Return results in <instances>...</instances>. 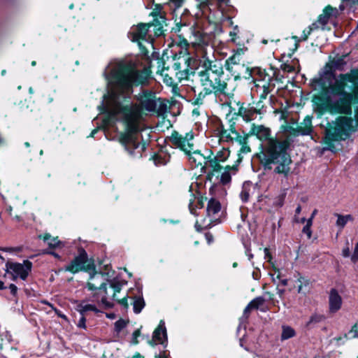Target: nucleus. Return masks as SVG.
<instances>
[{"mask_svg": "<svg viewBox=\"0 0 358 358\" xmlns=\"http://www.w3.org/2000/svg\"><path fill=\"white\" fill-rule=\"evenodd\" d=\"M76 310L80 313V315H85V313L87 311H94L97 312L98 310L92 304H83V303H79L77 306Z\"/></svg>", "mask_w": 358, "mask_h": 358, "instance_id": "nucleus-32", "label": "nucleus"}, {"mask_svg": "<svg viewBox=\"0 0 358 358\" xmlns=\"http://www.w3.org/2000/svg\"><path fill=\"white\" fill-rule=\"evenodd\" d=\"M101 302L106 306V307H111V304L107 301V299L105 296L101 299Z\"/></svg>", "mask_w": 358, "mask_h": 358, "instance_id": "nucleus-60", "label": "nucleus"}, {"mask_svg": "<svg viewBox=\"0 0 358 358\" xmlns=\"http://www.w3.org/2000/svg\"><path fill=\"white\" fill-rule=\"evenodd\" d=\"M150 73V66L138 70L132 62L120 63L111 72L112 89L117 94L131 92L133 87L145 85Z\"/></svg>", "mask_w": 358, "mask_h": 358, "instance_id": "nucleus-3", "label": "nucleus"}, {"mask_svg": "<svg viewBox=\"0 0 358 358\" xmlns=\"http://www.w3.org/2000/svg\"><path fill=\"white\" fill-rule=\"evenodd\" d=\"M189 157V160L194 163L196 166H203L204 162L206 161V156H204L199 151H192L189 155H187Z\"/></svg>", "mask_w": 358, "mask_h": 358, "instance_id": "nucleus-23", "label": "nucleus"}, {"mask_svg": "<svg viewBox=\"0 0 358 358\" xmlns=\"http://www.w3.org/2000/svg\"><path fill=\"white\" fill-rule=\"evenodd\" d=\"M194 135L192 131L187 132L185 135L173 131L170 136V141L177 148L183 151L186 155H189L194 149L192 141Z\"/></svg>", "mask_w": 358, "mask_h": 358, "instance_id": "nucleus-11", "label": "nucleus"}, {"mask_svg": "<svg viewBox=\"0 0 358 358\" xmlns=\"http://www.w3.org/2000/svg\"><path fill=\"white\" fill-rule=\"evenodd\" d=\"M94 270L95 266L93 261L88 259L87 255L84 250H81L78 256L76 257L70 264L65 268V271L72 273H76L80 271L87 272L92 271L93 273L90 274V280H97L100 276L103 277L104 275L103 273H98Z\"/></svg>", "mask_w": 358, "mask_h": 358, "instance_id": "nucleus-8", "label": "nucleus"}, {"mask_svg": "<svg viewBox=\"0 0 358 358\" xmlns=\"http://www.w3.org/2000/svg\"><path fill=\"white\" fill-rule=\"evenodd\" d=\"M310 85L317 92L312 103L317 117L326 113H351L352 103L358 96V69L340 74L332 83L331 66L327 64L311 80Z\"/></svg>", "mask_w": 358, "mask_h": 358, "instance_id": "nucleus-1", "label": "nucleus"}, {"mask_svg": "<svg viewBox=\"0 0 358 358\" xmlns=\"http://www.w3.org/2000/svg\"><path fill=\"white\" fill-rule=\"evenodd\" d=\"M221 209L220 203L215 199H211L208 201L207 206V214L208 216H213L220 212Z\"/></svg>", "mask_w": 358, "mask_h": 358, "instance_id": "nucleus-24", "label": "nucleus"}, {"mask_svg": "<svg viewBox=\"0 0 358 358\" xmlns=\"http://www.w3.org/2000/svg\"><path fill=\"white\" fill-rule=\"evenodd\" d=\"M6 266L7 270L13 271L22 280H24L31 270L32 263L29 260H24L23 264L8 262Z\"/></svg>", "mask_w": 358, "mask_h": 358, "instance_id": "nucleus-15", "label": "nucleus"}, {"mask_svg": "<svg viewBox=\"0 0 358 358\" xmlns=\"http://www.w3.org/2000/svg\"><path fill=\"white\" fill-rule=\"evenodd\" d=\"M312 224L313 223H311V219H308L306 221V224L303 227V230H302L303 233H304L307 235L308 238H310L311 236H312V231L310 229Z\"/></svg>", "mask_w": 358, "mask_h": 358, "instance_id": "nucleus-41", "label": "nucleus"}, {"mask_svg": "<svg viewBox=\"0 0 358 358\" xmlns=\"http://www.w3.org/2000/svg\"><path fill=\"white\" fill-rule=\"evenodd\" d=\"M250 135H248V134L245 136H241L238 131H234L233 133V136L229 138L228 141L233 142L235 141L237 142L240 145H242L243 144H245V143L248 142V138Z\"/></svg>", "mask_w": 358, "mask_h": 358, "instance_id": "nucleus-29", "label": "nucleus"}, {"mask_svg": "<svg viewBox=\"0 0 358 358\" xmlns=\"http://www.w3.org/2000/svg\"><path fill=\"white\" fill-rule=\"evenodd\" d=\"M153 339L158 341L162 344L164 343L163 338H166V331L164 327L161 324L153 332Z\"/></svg>", "mask_w": 358, "mask_h": 358, "instance_id": "nucleus-27", "label": "nucleus"}, {"mask_svg": "<svg viewBox=\"0 0 358 358\" xmlns=\"http://www.w3.org/2000/svg\"><path fill=\"white\" fill-rule=\"evenodd\" d=\"M351 260L352 262H353L354 263L357 262V260H358V242L357 243V244L355 245V249H354V252H353V254L351 256Z\"/></svg>", "mask_w": 358, "mask_h": 358, "instance_id": "nucleus-50", "label": "nucleus"}, {"mask_svg": "<svg viewBox=\"0 0 358 358\" xmlns=\"http://www.w3.org/2000/svg\"><path fill=\"white\" fill-rule=\"evenodd\" d=\"M127 325V322L124 320H118L115 323V329L117 332L121 331Z\"/></svg>", "mask_w": 358, "mask_h": 358, "instance_id": "nucleus-43", "label": "nucleus"}, {"mask_svg": "<svg viewBox=\"0 0 358 358\" xmlns=\"http://www.w3.org/2000/svg\"><path fill=\"white\" fill-rule=\"evenodd\" d=\"M225 152L224 151H219L217 152L215 155H214V157H216L219 159V162H224L227 159V156H224Z\"/></svg>", "mask_w": 358, "mask_h": 358, "instance_id": "nucleus-46", "label": "nucleus"}, {"mask_svg": "<svg viewBox=\"0 0 358 358\" xmlns=\"http://www.w3.org/2000/svg\"><path fill=\"white\" fill-rule=\"evenodd\" d=\"M206 161L204 162V165L201 166L203 173H206L207 180L212 181L213 178L222 182L223 185L229 183L231 180V171L236 173L238 171V164L233 166H223L221 162L214 155L210 152L206 156Z\"/></svg>", "mask_w": 358, "mask_h": 358, "instance_id": "nucleus-6", "label": "nucleus"}, {"mask_svg": "<svg viewBox=\"0 0 358 358\" xmlns=\"http://www.w3.org/2000/svg\"><path fill=\"white\" fill-rule=\"evenodd\" d=\"M39 238L43 239L50 248H56L59 245L60 241L57 237L52 238L50 234H45L44 235H39Z\"/></svg>", "mask_w": 358, "mask_h": 358, "instance_id": "nucleus-28", "label": "nucleus"}, {"mask_svg": "<svg viewBox=\"0 0 358 358\" xmlns=\"http://www.w3.org/2000/svg\"><path fill=\"white\" fill-rule=\"evenodd\" d=\"M113 114L122 113L126 124V131L120 136V142L127 152L132 157H141L145 150V143L138 141L137 113L131 107L117 105L113 110Z\"/></svg>", "mask_w": 358, "mask_h": 358, "instance_id": "nucleus-5", "label": "nucleus"}, {"mask_svg": "<svg viewBox=\"0 0 358 358\" xmlns=\"http://www.w3.org/2000/svg\"><path fill=\"white\" fill-rule=\"evenodd\" d=\"M281 69L287 73H292L294 71V67L288 64H283L281 66Z\"/></svg>", "mask_w": 358, "mask_h": 358, "instance_id": "nucleus-45", "label": "nucleus"}, {"mask_svg": "<svg viewBox=\"0 0 358 358\" xmlns=\"http://www.w3.org/2000/svg\"><path fill=\"white\" fill-rule=\"evenodd\" d=\"M317 210L316 209H315V210L313 211V213H312V214H311V216H310V217L309 218V219H311V223H313V220L314 217L315 216V215L317 214Z\"/></svg>", "mask_w": 358, "mask_h": 358, "instance_id": "nucleus-63", "label": "nucleus"}, {"mask_svg": "<svg viewBox=\"0 0 358 358\" xmlns=\"http://www.w3.org/2000/svg\"><path fill=\"white\" fill-rule=\"evenodd\" d=\"M317 24H319V23L317 22V20L316 22H313L310 26H309L308 27V29H312V31H313L314 29H318L319 26Z\"/></svg>", "mask_w": 358, "mask_h": 358, "instance_id": "nucleus-59", "label": "nucleus"}, {"mask_svg": "<svg viewBox=\"0 0 358 358\" xmlns=\"http://www.w3.org/2000/svg\"><path fill=\"white\" fill-rule=\"evenodd\" d=\"M118 303L123 306L125 308H127L129 306L127 296L124 297L120 300H118Z\"/></svg>", "mask_w": 358, "mask_h": 358, "instance_id": "nucleus-52", "label": "nucleus"}, {"mask_svg": "<svg viewBox=\"0 0 358 358\" xmlns=\"http://www.w3.org/2000/svg\"><path fill=\"white\" fill-rule=\"evenodd\" d=\"M329 310L331 313L338 311L342 304V299L335 289H331L329 293Z\"/></svg>", "mask_w": 358, "mask_h": 358, "instance_id": "nucleus-20", "label": "nucleus"}, {"mask_svg": "<svg viewBox=\"0 0 358 358\" xmlns=\"http://www.w3.org/2000/svg\"><path fill=\"white\" fill-rule=\"evenodd\" d=\"M342 254L344 257H348L350 256V248L348 246L343 249Z\"/></svg>", "mask_w": 358, "mask_h": 358, "instance_id": "nucleus-57", "label": "nucleus"}, {"mask_svg": "<svg viewBox=\"0 0 358 358\" xmlns=\"http://www.w3.org/2000/svg\"><path fill=\"white\" fill-rule=\"evenodd\" d=\"M169 73H164L161 76L164 77V82L169 86L174 85L175 80L173 78L174 76V74L171 73V71H169Z\"/></svg>", "mask_w": 358, "mask_h": 358, "instance_id": "nucleus-37", "label": "nucleus"}, {"mask_svg": "<svg viewBox=\"0 0 358 358\" xmlns=\"http://www.w3.org/2000/svg\"><path fill=\"white\" fill-rule=\"evenodd\" d=\"M241 146L239 152L241 153H248L251 151L250 146L248 145V142Z\"/></svg>", "mask_w": 358, "mask_h": 358, "instance_id": "nucleus-51", "label": "nucleus"}, {"mask_svg": "<svg viewBox=\"0 0 358 358\" xmlns=\"http://www.w3.org/2000/svg\"><path fill=\"white\" fill-rule=\"evenodd\" d=\"M338 114L341 115L328 122L324 130L325 136L323 139L324 149L331 152L336 150L335 143L350 138L352 134L358 131V109L355 110L354 117L351 116L352 113Z\"/></svg>", "mask_w": 358, "mask_h": 358, "instance_id": "nucleus-4", "label": "nucleus"}, {"mask_svg": "<svg viewBox=\"0 0 358 358\" xmlns=\"http://www.w3.org/2000/svg\"><path fill=\"white\" fill-rule=\"evenodd\" d=\"M156 62H157V73H159L160 75L165 73V71H169V67L165 66V62L163 59L157 57L156 58Z\"/></svg>", "mask_w": 358, "mask_h": 358, "instance_id": "nucleus-34", "label": "nucleus"}, {"mask_svg": "<svg viewBox=\"0 0 358 358\" xmlns=\"http://www.w3.org/2000/svg\"><path fill=\"white\" fill-rule=\"evenodd\" d=\"M141 335L140 329H136L132 334V344L136 345L138 343V337Z\"/></svg>", "mask_w": 358, "mask_h": 358, "instance_id": "nucleus-47", "label": "nucleus"}, {"mask_svg": "<svg viewBox=\"0 0 358 358\" xmlns=\"http://www.w3.org/2000/svg\"><path fill=\"white\" fill-rule=\"evenodd\" d=\"M312 120L313 116L306 115L303 118V121L297 124L296 126H288L287 131L293 136L311 135L313 131Z\"/></svg>", "mask_w": 358, "mask_h": 358, "instance_id": "nucleus-12", "label": "nucleus"}, {"mask_svg": "<svg viewBox=\"0 0 358 358\" xmlns=\"http://www.w3.org/2000/svg\"><path fill=\"white\" fill-rule=\"evenodd\" d=\"M338 11L336 8L328 5L323 9L322 13L318 16L317 22L322 26H324L328 23L330 17L334 15H336Z\"/></svg>", "mask_w": 358, "mask_h": 358, "instance_id": "nucleus-21", "label": "nucleus"}, {"mask_svg": "<svg viewBox=\"0 0 358 358\" xmlns=\"http://www.w3.org/2000/svg\"><path fill=\"white\" fill-rule=\"evenodd\" d=\"M295 336V331L294 329L289 326H283L282 327V332L281 334L282 340H287L290 338H292Z\"/></svg>", "mask_w": 358, "mask_h": 358, "instance_id": "nucleus-33", "label": "nucleus"}, {"mask_svg": "<svg viewBox=\"0 0 358 358\" xmlns=\"http://www.w3.org/2000/svg\"><path fill=\"white\" fill-rule=\"evenodd\" d=\"M85 322H86L85 316L83 315H80V318L79 319V320L77 323V326L79 328L86 329Z\"/></svg>", "mask_w": 358, "mask_h": 358, "instance_id": "nucleus-49", "label": "nucleus"}, {"mask_svg": "<svg viewBox=\"0 0 358 358\" xmlns=\"http://www.w3.org/2000/svg\"><path fill=\"white\" fill-rule=\"evenodd\" d=\"M343 58H338L336 60H334L333 61V64L334 66L338 69L339 68V66L343 64Z\"/></svg>", "mask_w": 358, "mask_h": 358, "instance_id": "nucleus-54", "label": "nucleus"}, {"mask_svg": "<svg viewBox=\"0 0 358 358\" xmlns=\"http://www.w3.org/2000/svg\"><path fill=\"white\" fill-rule=\"evenodd\" d=\"M206 161L204 162V165L201 166L203 173H206L207 180L212 181L213 178L222 182L223 185L229 183L231 180V171L236 173L238 171V164L233 166H223L221 162L214 155L210 152L206 156Z\"/></svg>", "mask_w": 358, "mask_h": 358, "instance_id": "nucleus-7", "label": "nucleus"}, {"mask_svg": "<svg viewBox=\"0 0 358 358\" xmlns=\"http://www.w3.org/2000/svg\"><path fill=\"white\" fill-rule=\"evenodd\" d=\"M241 199L243 201H247L248 200L249 194L246 191H243L241 194Z\"/></svg>", "mask_w": 358, "mask_h": 358, "instance_id": "nucleus-56", "label": "nucleus"}, {"mask_svg": "<svg viewBox=\"0 0 358 358\" xmlns=\"http://www.w3.org/2000/svg\"><path fill=\"white\" fill-rule=\"evenodd\" d=\"M169 71H171V73L174 74L176 78L180 81L187 78L189 76V70L185 61H184L182 64L179 61H175L171 69H169Z\"/></svg>", "mask_w": 358, "mask_h": 358, "instance_id": "nucleus-19", "label": "nucleus"}, {"mask_svg": "<svg viewBox=\"0 0 358 358\" xmlns=\"http://www.w3.org/2000/svg\"><path fill=\"white\" fill-rule=\"evenodd\" d=\"M227 122L225 124H222L221 130H220V138L224 141H229V138L231 136H233V133L234 131H237L236 130V120L238 117H236V115H234V113L231 114V110L229 113H228L226 116Z\"/></svg>", "mask_w": 358, "mask_h": 358, "instance_id": "nucleus-16", "label": "nucleus"}, {"mask_svg": "<svg viewBox=\"0 0 358 358\" xmlns=\"http://www.w3.org/2000/svg\"><path fill=\"white\" fill-rule=\"evenodd\" d=\"M133 299L134 311L136 313H139L145 306V301L141 296H135Z\"/></svg>", "mask_w": 358, "mask_h": 358, "instance_id": "nucleus-31", "label": "nucleus"}, {"mask_svg": "<svg viewBox=\"0 0 358 358\" xmlns=\"http://www.w3.org/2000/svg\"><path fill=\"white\" fill-rule=\"evenodd\" d=\"M264 302L265 299L262 296H259L252 300L249 303L252 309H258L259 307L262 306Z\"/></svg>", "mask_w": 358, "mask_h": 358, "instance_id": "nucleus-38", "label": "nucleus"}, {"mask_svg": "<svg viewBox=\"0 0 358 358\" xmlns=\"http://www.w3.org/2000/svg\"><path fill=\"white\" fill-rule=\"evenodd\" d=\"M200 66L203 69L198 71V76H224L222 64L216 59H210L206 53L200 59Z\"/></svg>", "mask_w": 358, "mask_h": 358, "instance_id": "nucleus-10", "label": "nucleus"}, {"mask_svg": "<svg viewBox=\"0 0 358 358\" xmlns=\"http://www.w3.org/2000/svg\"><path fill=\"white\" fill-rule=\"evenodd\" d=\"M122 286V283L120 282H118V281L111 282H110V287L113 289V298L114 299H115L116 294L121 291Z\"/></svg>", "mask_w": 358, "mask_h": 358, "instance_id": "nucleus-40", "label": "nucleus"}, {"mask_svg": "<svg viewBox=\"0 0 358 358\" xmlns=\"http://www.w3.org/2000/svg\"><path fill=\"white\" fill-rule=\"evenodd\" d=\"M9 289H10L11 294L15 296L17 294V287L14 284H10L9 286Z\"/></svg>", "mask_w": 358, "mask_h": 358, "instance_id": "nucleus-55", "label": "nucleus"}, {"mask_svg": "<svg viewBox=\"0 0 358 358\" xmlns=\"http://www.w3.org/2000/svg\"><path fill=\"white\" fill-rule=\"evenodd\" d=\"M212 94L213 93H211L206 89L203 88V90L198 94H195L194 97L192 99V105H194V106L203 105L204 103L205 98L207 96Z\"/></svg>", "mask_w": 358, "mask_h": 358, "instance_id": "nucleus-25", "label": "nucleus"}, {"mask_svg": "<svg viewBox=\"0 0 358 358\" xmlns=\"http://www.w3.org/2000/svg\"><path fill=\"white\" fill-rule=\"evenodd\" d=\"M348 336L349 338H358V322L353 325Z\"/></svg>", "mask_w": 358, "mask_h": 358, "instance_id": "nucleus-42", "label": "nucleus"}, {"mask_svg": "<svg viewBox=\"0 0 358 358\" xmlns=\"http://www.w3.org/2000/svg\"><path fill=\"white\" fill-rule=\"evenodd\" d=\"M232 76H234V79H245L250 80L252 78V69L248 66H245L244 64H240L237 66H231L228 70Z\"/></svg>", "mask_w": 358, "mask_h": 358, "instance_id": "nucleus-18", "label": "nucleus"}, {"mask_svg": "<svg viewBox=\"0 0 358 358\" xmlns=\"http://www.w3.org/2000/svg\"><path fill=\"white\" fill-rule=\"evenodd\" d=\"M150 27V24L140 23L132 31L131 41L134 42H138V45L142 51L145 50V47L142 44V41H146V36L148 32V29Z\"/></svg>", "mask_w": 358, "mask_h": 358, "instance_id": "nucleus-17", "label": "nucleus"}, {"mask_svg": "<svg viewBox=\"0 0 358 358\" xmlns=\"http://www.w3.org/2000/svg\"><path fill=\"white\" fill-rule=\"evenodd\" d=\"M277 290H278L277 291L278 294L281 297L283 295L284 292H285V289H280L277 288Z\"/></svg>", "mask_w": 358, "mask_h": 358, "instance_id": "nucleus-64", "label": "nucleus"}, {"mask_svg": "<svg viewBox=\"0 0 358 358\" xmlns=\"http://www.w3.org/2000/svg\"><path fill=\"white\" fill-rule=\"evenodd\" d=\"M334 215L338 217L336 225L341 229H343L348 221L353 220V217L351 215H342L338 213H335Z\"/></svg>", "mask_w": 358, "mask_h": 358, "instance_id": "nucleus-30", "label": "nucleus"}, {"mask_svg": "<svg viewBox=\"0 0 358 358\" xmlns=\"http://www.w3.org/2000/svg\"><path fill=\"white\" fill-rule=\"evenodd\" d=\"M343 3L348 2L352 5L358 4V0H341Z\"/></svg>", "mask_w": 358, "mask_h": 358, "instance_id": "nucleus-62", "label": "nucleus"}, {"mask_svg": "<svg viewBox=\"0 0 358 358\" xmlns=\"http://www.w3.org/2000/svg\"><path fill=\"white\" fill-rule=\"evenodd\" d=\"M252 310V308L250 304L248 303V306L244 309V311H243L244 315L248 316Z\"/></svg>", "mask_w": 358, "mask_h": 358, "instance_id": "nucleus-58", "label": "nucleus"}, {"mask_svg": "<svg viewBox=\"0 0 358 358\" xmlns=\"http://www.w3.org/2000/svg\"><path fill=\"white\" fill-rule=\"evenodd\" d=\"M1 250L5 252H19L21 250L20 248H4Z\"/></svg>", "mask_w": 358, "mask_h": 358, "instance_id": "nucleus-53", "label": "nucleus"}, {"mask_svg": "<svg viewBox=\"0 0 358 358\" xmlns=\"http://www.w3.org/2000/svg\"><path fill=\"white\" fill-rule=\"evenodd\" d=\"M87 286L90 290L103 289L106 294V284L105 282H101L99 287H97L95 283L88 282Z\"/></svg>", "mask_w": 358, "mask_h": 358, "instance_id": "nucleus-39", "label": "nucleus"}, {"mask_svg": "<svg viewBox=\"0 0 358 358\" xmlns=\"http://www.w3.org/2000/svg\"><path fill=\"white\" fill-rule=\"evenodd\" d=\"M163 26L164 24H156V26H154L155 27V34L157 36H161L163 34Z\"/></svg>", "mask_w": 358, "mask_h": 358, "instance_id": "nucleus-48", "label": "nucleus"}, {"mask_svg": "<svg viewBox=\"0 0 358 358\" xmlns=\"http://www.w3.org/2000/svg\"><path fill=\"white\" fill-rule=\"evenodd\" d=\"M302 280H303V278L302 277H299L298 278V282H300V285L298 287V292L299 293H300L302 289Z\"/></svg>", "mask_w": 358, "mask_h": 358, "instance_id": "nucleus-61", "label": "nucleus"}, {"mask_svg": "<svg viewBox=\"0 0 358 358\" xmlns=\"http://www.w3.org/2000/svg\"><path fill=\"white\" fill-rule=\"evenodd\" d=\"M199 78L201 87L215 95L226 93L227 83L223 79V76H199Z\"/></svg>", "mask_w": 358, "mask_h": 358, "instance_id": "nucleus-9", "label": "nucleus"}, {"mask_svg": "<svg viewBox=\"0 0 358 358\" xmlns=\"http://www.w3.org/2000/svg\"><path fill=\"white\" fill-rule=\"evenodd\" d=\"M312 32V29H308L307 30H304L303 31V34L301 38H299L296 36H293L292 38L295 41V48L296 49L298 48V43L301 41H306L308 38V36L310 35Z\"/></svg>", "mask_w": 358, "mask_h": 358, "instance_id": "nucleus-35", "label": "nucleus"}, {"mask_svg": "<svg viewBox=\"0 0 358 358\" xmlns=\"http://www.w3.org/2000/svg\"><path fill=\"white\" fill-rule=\"evenodd\" d=\"M248 135L255 136L260 141H267L263 150L258 154V158L265 171L271 170L274 173L283 174L287 177L290 171L292 159L287 152L289 143L287 140L280 141L270 138L271 130L262 124H252Z\"/></svg>", "mask_w": 358, "mask_h": 358, "instance_id": "nucleus-2", "label": "nucleus"}, {"mask_svg": "<svg viewBox=\"0 0 358 358\" xmlns=\"http://www.w3.org/2000/svg\"><path fill=\"white\" fill-rule=\"evenodd\" d=\"M141 108L148 112H154L157 110V99L155 93L151 91L144 90L137 96Z\"/></svg>", "mask_w": 358, "mask_h": 358, "instance_id": "nucleus-13", "label": "nucleus"}, {"mask_svg": "<svg viewBox=\"0 0 358 358\" xmlns=\"http://www.w3.org/2000/svg\"><path fill=\"white\" fill-rule=\"evenodd\" d=\"M238 106V111L234 113L236 117H241L245 122H250L254 119V116L257 114H261V109L255 107L248 103L245 105L244 103L240 101L236 102Z\"/></svg>", "mask_w": 358, "mask_h": 358, "instance_id": "nucleus-14", "label": "nucleus"}, {"mask_svg": "<svg viewBox=\"0 0 358 358\" xmlns=\"http://www.w3.org/2000/svg\"><path fill=\"white\" fill-rule=\"evenodd\" d=\"M157 110L155 111L159 115H164L167 112V104L164 101L161 99H157Z\"/></svg>", "mask_w": 358, "mask_h": 358, "instance_id": "nucleus-36", "label": "nucleus"}, {"mask_svg": "<svg viewBox=\"0 0 358 358\" xmlns=\"http://www.w3.org/2000/svg\"><path fill=\"white\" fill-rule=\"evenodd\" d=\"M162 8V6L160 4L156 5V8L152 13V15L155 17L153 22L152 23H149L151 26H156V24H159L162 22V24L165 23V18L160 14V10Z\"/></svg>", "mask_w": 358, "mask_h": 358, "instance_id": "nucleus-26", "label": "nucleus"}, {"mask_svg": "<svg viewBox=\"0 0 358 358\" xmlns=\"http://www.w3.org/2000/svg\"><path fill=\"white\" fill-rule=\"evenodd\" d=\"M322 319V316L314 315H312L310 318V320L308 322L307 325H310L312 323H317L320 322Z\"/></svg>", "mask_w": 358, "mask_h": 358, "instance_id": "nucleus-44", "label": "nucleus"}, {"mask_svg": "<svg viewBox=\"0 0 358 358\" xmlns=\"http://www.w3.org/2000/svg\"><path fill=\"white\" fill-rule=\"evenodd\" d=\"M242 50L237 51L234 55L231 57H229L225 62V67L227 70H229L231 66H237L241 64L242 59Z\"/></svg>", "mask_w": 358, "mask_h": 358, "instance_id": "nucleus-22", "label": "nucleus"}]
</instances>
